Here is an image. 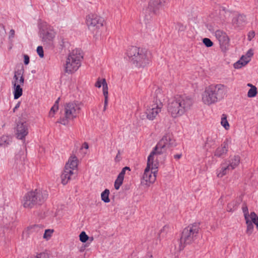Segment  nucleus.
I'll return each mask as SVG.
<instances>
[{"instance_id":"f257e3e1","label":"nucleus","mask_w":258,"mask_h":258,"mask_svg":"<svg viewBox=\"0 0 258 258\" xmlns=\"http://www.w3.org/2000/svg\"><path fill=\"white\" fill-rule=\"evenodd\" d=\"M175 145V142L172 135L167 134L158 142L154 150L148 157L146 168L157 172L159 163L158 160V155L165 153L167 149Z\"/></svg>"},{"instance_id":"f03ea898","label":"nucleus","mask_w":258,"mask_h":258,"mask_svg":"<svg viewBox=\"0 0 258 258\" xmlns=\"http://www.w3.org/2000/svg\"><path fill=\"white\" fill-rule=\"evenodd\" d=\"M227 92L226 86L223 84L211 85L201 93V101L204 104L210 106L223 99Z\"/></svg>"},{"instance_id":"7ed1b4c3","label":"nucleus","mask_w":258,"mask_h":258,"mask_svg":"<svg viewBox=\"0 0 258 258\" xmlns=\"http://www.w3.org/2000/svg\"><path fill=\"white\" fill-rule=\"evenodd\" d=\"M193 103L192 99L189 96H177L169 100L168 111L172 117H178L189 110Z\"/></svg>"},{"instance_id":"20e7f679","label":"nucleus","mask_w":258,"mask_h":258,"mask_svg":"<svg viewBox=\"0 0 258 258\" xmlns=\"http://www.w3.org/2000/svg\"><path fill=\"white\" fill-rule=\"evenodd\" d=\"M126 54L129 61L136 67H144L149 63L147 51L143 48L131 46L127 49Z\"/></svg>"},{"instance_id":"39448f33","label":"nucleus","mask_w":258,"mask_h":258,"mask_svg":"<svg viewBox=\"0 0 258 258\" xmlns=\"http://www.w3.org/2000/svg\"><path fill=\"white\" fill-rule=\"evenodd\" d=\"M82 106V103L79 101L65 103L62 110L64 117L60 118L57 122L64 125L68 124L69 121L73 120L78 116Z\"/></svg>"},{"instance_id":"423d86ee","label":"nucleus","mask_w":258,"mask_h":258,"mask_svg":"<svg viewBox=\"0 0 258 258\" xmlns=\"http://www.w3.org/2000/svg\"><path fill=\"white\" fill-rule=\"evenodd\" d=\"M47 196L45 190L35 189L26 194L23 197L21 203L24 208L31 209L36 205L41 204Z\"/></svg>"},{"instance_id":"0eeeda50","label":"nucleus","mask_w":258,"mask_h":258,"mask_svg":"<svg viewBox=\"0 0 258 258\" xmlns=\"http://www.w3.org/2000/svg\"><path fill=\"white\" fill-rule=\"evenodd\" d=\"M83 58L82 51L76 49L68 55L64 64V71L68 74H72L77 71L81 66V61Z\"/></svg>"},{"instance_id":"6e6552de","label":"nucleus","mask_w":258,"mask_h":258,"mask_svg":"<svg viewBox=\"0 0 258 258\" xmlns=\"http://www.w3.org/2000/svg\"><path fill=\"white\" fill-rule=\"evenodd\" d=\"M138 5L143 14L146 16L156 14L165 4L164 0H139Z\"/></svg>"},{"instance_id":"1a4fd4ad","label":"nucleus","mask_w":258,"mask_h":258,"mask_svg":"<svg viewBox=\"0 0 258 258\" xmlns=\"http://www.w3.org/2000/svg\"><path fill=\"white\" fill-rule=\"evenodd\" d=\"M104 23V19L97 14H90L87 16V26L96 37L100 36L101 33L100 29L103 27Z\"/></svg>"},{"instance_id":"9d476101","label":"nucleus","mask_w":258,"mask_h":258,"mask_svg":"<svg viewBox=\"0 0 258 258\" xmlns=\"http://www.w3.org/2000/svg\"><path fill=\"white\" fill-rule=\"evenodd\" d=\"M199 231V226L197 224L189 225L184 229L180 238V244H189L196 239Z\"/></svg>"},{"instance_id":"9b49d317","label":"nucleus","mask_w":258,"mask_h":258,"mask_svg":"<svg viewBox=\"0 0 258 258\" xmlns=\"http://www.w3.org/2000/svg\"><path fill=\"white\" fill-rule=\"evenodd\" d=\"M24 83V78L20 72H16L12 81L14 98H19L23 94L22 87Z\"/></svg>"},{"instance_id":"f8f14e48","label":"nucleus","mask_w":258,"mask_h":258,"mask_svg":"<svg viewBox=\"0 0 258 258\" xmlns=\"http://www.w3.org/2000/svg\"><path fill=\"white\" fill-rule=\"evenodd\" d=\"M162 108L163 103L156 99L155 102L147 106L145 111L147 118L150 120H154L161 111Z\"/></svg>"},{"instance_id":"ddd939ff","label":"nucleus","mask_w":258,"mask_h":258,"mask_svg":"<svg viewBox=\"0 0 258 258\" xmlns=\"http://www.w3.org/2000/svg\"><path fill=\"white\" fill-rule=\"evenodd\" d=\"M29 133V125L26 121H19L15 128L16 137L19 140H25Z\"/></svg>"},{"instance_id":"4468645a","label":"nucleus","mask_w":258,"mask_h":258,"mask_svg":"<svg viewBox=\"0 0 258 258\" xmlns=\"http://www.w3.org/2000/svg\"><path fill=\"white\" fill-rule=\"evenodd\" d=\"M157 173H154V171L145 168L141 179V184L146 187H149L155 181Z\"/></svg>"},{"instance_id":"2eb2a0df","label":"nucleus","mask_w":258,"mask_h":258,"mask_svg":"<svg viewBox=\"0 0 258 258\" xmlns=\"http://www.w3.org/2000/svg\"><path fill=\"white\" fill-rule=\"evenodd\" d=\"M55 32L53 28L50 26H46L40 31V36L43 42L48 43L54 38Z\"/></svg>"},{"instance_id":"dca6fc26","label":"nucleus","mask_w":258,"mask_h":258,"mask_svg":"<svg viewBox=\"0 0 258 258\" xmlns=\"http://www.w3.org/2000/svg\"><path fill=\"white\" fill-rule=\"evenodd\" d=\"M215 36L218 40L220 47L226 48L229 45V38L226 33L221 30H217L215 32Z\"/></svg>"},{"instance_id":"f3484780","label":"nucleus","mask_w":258,"mask_h":258,"mask_svg":"<svg viewBox=\"0 0 258 258\" xmlns=\"http://www.w3.org/2000/svg\"><path fill=\"white\" fill-rule=\"evenodd\" d=\"M228 149V141H224L221 146L216 149L214 152V156L217 157H222L226 155Z\"/></svg>"},{"instance_id":"a211bd4d","label":"nucleus","mask_w":258,"mask_h":258,"mask_svg":"<svg viewBox=\"0 0 258 258\" xmlns=\"http://www.w3.org/2000/svg\"><path fill=\"white\" fill-rule=\"evenodd\" d=\"M246 16L242 14H236L232 19V24L236 27H240L246 24Z\"/></svg>"},{"instance_id":"6ab92c4d","label":"nucleus","mask_w":258,"mask_h":258,"mask_svg":"<svg viewBox=\"0 0 258 258\" xmlns=\"http://www.w3.org/2000/svg\"><path fill=\"white\" fill-rule=\"evenodd\" d=\"M78 164V160L75 156H72L70 157L68 162L66 163L65 167L69 168V170L74 171L77 169Z\"/></svg>"},{"instance_id":"aec40b11","label":"nucleus","mask_w":258,"mask_h":258,"mask_svg":"<svg viewBox=\"0 0 258 258\" xmlns=\"http://www.w3.org/2000/svg\"><path fill=\"white\" fill-rule=\"evenodd\" d=\"M74 174V172L69 170V168H64L63 172L61 175L62 183L64 185L67 184Z\"/></svg>"},{"instance_id":"412c9836","label":"nucleus","mask_w":258,"mask_h":258,"mask_svg":"<svg viewBox=\"0 0 258 258\" xmlns=\"http://www.w3.org/2000/svg\"><path fill=\"white\" fill-rule=\"evenodd\" d=\"M231 169L227 164L223 163L221 164L220 167L217 170V176L218 177L221 178L228 173Z\"/></svg>"},{"instance_id":"4be33fe9","label":"nucleus","mask_w":258,"mask_h":258,"mask_svg":"<svg viewBox=\"0 0 258 258\" xmlns=\"http://www.w3.org/2000/svg\"><path fill=\"white\" fill-rule=\"evenodd\" d=\"M216 137H208L205 143L204 148L208 150L209 149L213 148L216 145Z\"/></svg>"},{"instance_id":"5701e85b","label":"nucleus","mask_w":258,"mask_h":258,"mask_svg":"<svg viewBox=\"0 0 258 258\" xmlns=\"http://www.w3.org/2000/svg\"><path fill=\"white\" fill-rule=\"evenodd\" d=\"M12 141V137L8 135H3L0 136V147H5L10 144Z\"/></svg>"},{"instance_id":"b1692460","label":"nucleus","mask_w":258,"mask_h":258,"mask_svg":"<svg viewBox=\"0 0 258 258\" xmlns=\"http://www.w3.org/2000/svg\"><path fill=\"white\" fill-rule=\"evenodd\" d=\"M249 62L248 58H246L242 55L239 60L234 63V68L236 69H240L247 64Z\"/></svg>"},{"instance_id":"393cba45","label":"nucleus","mask_w":258,"mask_h":258,"mask_svg":"<svg viewBox=\"0 0 258 258\" xmlns=\"http://www.w3.org/2000/svg\"><path fill=\"white\" fill-rule=\"evenodd\" d=\"M240 163V157L238 156H234L233 157H231L230 161L229 163L227 164L228 166H229V168L231 169H234Z\"/></svg>"},{"instance_id":"a878e982","label":"nucleus","mask_w":258,"mask_h":258,"mask_svg":"<svg viewBox=\"0 0 258 258\" xmlns=\"http://www.w3.org/2000/svg\"><path fill=\"white\" fill-rule=\"evenodd\" d=\"M95 86L98 88H100L101 86H102L103 94H104V89H105V88H106V91L108 92V85L105 79H98L97 81L95 84Z\"/></svg>"},{"instance_id":"bb28decb","label":"nucleus","mask_w":258,"mask_h":258,"mask_svg":"<svg viewBox=\"0 0 258 258\" xmlns=\"http://www.w3.org/2000/svg\"><path fill=\"white\" fill-rule=\"evenodd\" d=\"M60 98H58L55 102L51 108L49 114L48 116L49 117H54L55 113L58 111V103L59 101Z\"/></svg>"},{"instance_id":"cd10ccee","label":"nucleus","mask_w":258,"mask_h":258,"mask_svg":"<svg viewBox=\"0 0 258 258\" xmlns=\"http://www.w3.org/2000/svg\"><path fill=\"white\" fill-rule=\"evenodd\" d=\"M246 221V224L247 226L246 232L248 235H250L253 230V222H252L250 220H249V218L245 219Z\"/></svg>"},{"instance_id":"c85d7f7f","label":"nucleus","mask_w":258,"mask_h":258,"mask_svg":"<svg viewBox=\"0 0 258 258\" xmlns=\"http://www.w3.org/2000/svg\"><path fill=\"white\" fill-rule=\"evenodd\" d=\"M110 194L109 190L108 189H105L101 194V198L102 201H103L104 203H109L110 202V199L109 198V195Z\"/></svg>"},{"instance_id":"c756f323","label":"nucleus","mask_w":258,"mask_h":258,"mask_svg":"<svg viewBox=\"0 0 258 258\" xmlns=\"http://www.w3.org/2000/svg\"><path fill=\"white\" fill-rule=\"evenodd\" d=\"M221 124L224 127L226 130L229 129V124L227 119V116L226 114H222L221 116Z\"/></svg>"},{"instance_id":"7c9ffc66","label":"nucleus","mask_w":258,"mask_h":258,"mask_svg":"<svg viewBox=\"0 0 258 258\" xmlns=\"http://www.w3.org/2000/svg\"><path fill=\"white\" fill-rule=\"evenodd\" d=\"M257 93V88L256 87H252L247 92V97L249 98H253L255 97Z\"/></svg>"},{"instance_id":"2f4dec72","label":"nucleus","mask_w":258,"mask_h":258,"mask_svg":"<svg viewBox=\"0 0 258 258\" xmlns=\"http://www.w3.org/2000/svg\"><path fill=\"white\" fill-rule=\"evenodd\" d=\"M103 96L104 97V104L103 111H105L107 108V106L108 105V92L106 91V88H105V89H104Z\"/></svg>"},{"instance_id":"473e14b6","label":"nucleus","mask_w":258,"mask_h":258,"mask_svg":"<svg viewBox=\"0 0 258 258\" xmlns=\"http://www.w3.org/2000/svg\"><path fill=\"white\" fill-rule=\"evenodd\" d=\"M53 232V230L52 229H46L45 230V232L43 234V237L44 239L46 240H48L51 237L52 234Z\"/></svg>"},{"instance_id":"72a5a7b5","label":"nucleus","mask_w":258,"mask_h":258,"mask_svg":"<svg viewBox=\"0 0 258 258\" xmlns=\"http://www.w3.org/2000/svg\"><path fill=\"white\" fill-rule=\"evenodd\" d=\"M123 179L117 176V179L115 180L114 182V188L116 189H118L120 186V185L122 184L123 182Z\"/></svg>"},{"instance_id":"f704fd0d","label":"nucleus","mask_w":258,"mask_h":258,"mask_svg":"<svg viewBox=\"0 0 258 258\" xmlns=\"http://www.w3.org/2000/svg\"><path fill=\"white\" fill-rule=\"evenodd\" d=\"M79 237L80 240L82 242H86L89 239L88 236L84 231L80 233Z\"/></svg>"},{"instance_id":"c9c22d12","label":"nucleus","mask_w":258,"mask_h":258,"mask_svg":"<svg viewBox=\"0 0 258 258\" xmlns=\"http://www.w3.org/2000/svg\"><path fill=\"white\" fill-rule=\"evenodd\" d=\"M203 42L206 46L208 47H211L213 45V42L208 38H205L203 39Z\"/></svg>"},{"instance_id":"e433bc0d","label":"nucleus","mask_w":258,"mask_h":258,"mask_svg":"<svg viewBox=\"0 0 258 258\" xmlns=\"http://www.w3.org/2000/svg\"><path fill=\"white\" fill-rule=\"evenodd\" d=\"M28 229L30 231V232H34L38 231V229H42V227L41 226L38 225H34L29 227Z\"/></svg>"},{"instance_id":"4c0bfd02","label":"nucleus","mask_w":258,"mask_h":258,"mask_svg":"<svg viewBox=\"0 0 258 258\" xmlns=\"http://www.w3.org/2000/svg\"><path fill=\"white\" fill-rule=\"evenodd\" d=\"M242 211L244 214V216L245 219L249 218V213L248 208L246 205H244L242 207Z\"/></svg>"},{"instance_id":"58836bf2","label":"nucleus","mask_w":258,"mask_h":258,"mask_svg":"<svg viewBox=\"0 0 258 258\" xmlns=\"http://www.w3.org/2000/svg\"><path fill=\"white\" fill-rule=\"evenodd\" d=\"M175 29L178 31H183L185 29V26L181 23H177L176 24Z\"/></svg>"},{"instance_id":"ea45409f","label":"nucleus","mask_w":258,"mask_h":258,"mask_svg":"<svg viewBox=\"0 0 258 258\" xmlns=\"http://www.w3.org/2000/svg\"><path fill=\"white\" fill-rule=\"evenodd\" d=\"M34 258H49V255L46 252H41L34 255Z\"/></svg>"},{"instance_id":"a19ab883","label":"nucleus","mask_w":258,"mask_h":258,"mask_svg":"<svg viewBox=\"0 0 258 258\" xmlns=\"http://www.w3.org/2000/svg\"><path fill=\"white\" fill-rule=\"evenodd\" d=\"M21 161V158L19 155H16L14 158L12 159L10 161V164H13V163L18 164Z\"/></svg>"},{"instance_id":"79ce46f5","label":"nucleus","mask_w":258,"mask_h":258,"mask_svg":"<svg viewBox=\"0 0 258 258\" xmlns=\"http://www.w3.org/2000/svg\"><path fill=\"white\" fill-rule=\"evenodd\" d=\"M249 219L252 222H254V221H255L258 219V217L254 212H251L250 214L249 215Z\"/></svg>"},{"instance_id":"37998d69","label":"nucleus","mask_w":258,"mask_h":258,"mask_svg":"<svg viewBox=\"0 0 258 258\" xmlns=\"http://www.w3.org/2000/svg\"><path fill=\"white\" fill-rule=\"evenodd\" d=\"M253 52L252 49H249L246 54L245 55H243L246 58H248V60H250V57L253 55Z\"/></svg>"},{"instance_id":"c03bdc74","label":"nucleus","mask_w":258,"mask_h":258,"mask_svg":"<svg viewBox=\"0 0 258 258\" xmlns=\"http://www.w3.org/2000/svg\"><path fill=\"white\" fill-rule=\"evenodd\" d=\"M130 170V169L129 167H124L121 171L120 172V173L119 174V175H118V177H121L123 179H124V174H125V171L126 170Z\"/></svg>"},{"instance_id":"a18cd8bd","label":"nucleus","mask_w":258,"mask_h":258,"mask_svg":"<svg viewBox=\"0 0 258 258\" xmlns=\"http://www.w3.org/2000/svg\"><path fill=\"white\" fill-rule=\"evenodd\" d=\"M255 32L253 31H250L248 33L247 39L248 41H251L255 36Z\"/></svg>"},{"instance_id":"49530a36","label":"nucleus","mask_w":258,"mask_h":258,"mask_svg":"<svg viewBox=\"0 0 258 258\" xmlns=\"http://www.w3.org/2000/svg\"><path fill=\"white\" fill-rule=\"evenodd\" d=\"M37 52L38 54L40 57H43L44 56L43 54V50L42 46H38L37 48Z\"/></svg>"},{"instance_id":"de8ad7c7","label":"nucleus","mask_w":258,"mask_h":258,"mask_svg":"<svg viewBox=\"0 0 258 258\" xmlns=\"http://www.w3.org/2000/svg\"><path fill=\"white\" fill-rule=\"evenodd\" d=\"M24 62L25 65H27L29 63V56L27 54L24 55Z\"/></svg>"},{"instance_id":"09e8293b","label":"nucleus","mask_w":258,"mask_h":258,"mask_svg":"<svg viewBox=\"0 0 258 258\" xmlns=\"http://www.w3.org/2000/svg\"><path fill=\"white\" fill-rule=\"evenodd\" d=\"M15 32L13 29H11L10 31L9 38H13L15 36Z\"/></svg>"},{"instance_id":"8fccbe9b","label":"nucleus","mask_w":258,"mask_h":258,"mask_svg":"<svg viewBox=\"0 0 258 258\" xmlns=\"http://www.w3.org/2000/svg\"><path fill=\"white\" fill-rule=\"evenodd\" d=\"M169 230V227L168 226H164L161 230H160V233H161L162 232H167Z\"/></svg>"},{"instance_id":"3c124183","label":"nucleus","mask_w":258,"mask_h":258,"mask_svg":"<svg viewBox=\"0 0 258 258\" xmlns=\"http://www.w3.org/2000/svg\"><path fill=\"white\" fill-rule=\"evenodd\" d=\"M89 148V145H88V144L86 142H85L83 143V144L82 145V148H84L86 150H87Z\"/></svg>"},{"instance_id":"603ef678","label":"nucleus","mask_w":258,"mask_h":258,"mask_svg":"<svg viewBox=\"0 0 258 258\" xmlns=\"http://www.w3.org/2000/svg\"><path fill=\"white\" fill-rule=\"evenodd\" d=\"M120 153L119 152H118L117 154L116 155V157H115V160L116 161H118L120 160Z\"/></svg>"},{"instance_id":"864d4df0","label":"nucleus","mask_w":258,"mask_h":258,"mask_svg":"<svg viewBox=\"0 0 258 258\" xmlns=\"http://www.w3.org/2000/svg\"><path fill=\"white\" fill-rule=\"evenodd\" d=\"M20 102H18L16 104V105L15 106V107L13 109V112H15L16 111V110L20 107Z\"/></svg>"},{"instance_id":"5fc2aeb1","label":"nucleus","mask_w":258,"mask_h":258,"mask_svg":"<svg viewBox=\"0 0 258 258\" xmlns=\"http://www.w3.org/2000/svg\"><path fill=\"white\" fill-rule=\"evenodd\" d=\"M146 258H152V255L150 253H148L146 255Z\"/></svg>"},{"instance_id":"6e6d98bb","label":"nucleus","mask_w":258,"mask_h":258,"mask_svg":"<svg viewBox=\"0 0 258 258\" xmlns=\"http://www.w3.org/2000/svg\"><path fill=\"white\" fill-rule=\"evenodd\" d=\"M181 155H176L174 156V158H176V159H179L180 157H181Z\"/></svg>"},{"instance_id":"4d7b16f0","label":"nucleus","mask_w":258,"mask_h":258,"mask_svg":"<svg viewBox=\"0 0 258 258\" xmlns=\"http://www.w3.org/2000/svg\"><path fill=\"white\" fill-rule=\"evenodd\" d=\"M256 226L257 229H258V219H257L256 221H254V222H253Z\"/></svg>"},{"instance_id":"13d9d810","label":"nucleus","mask_w":258,"mask_h":258,"mask_svg":"<svg viewBox=\"0 0 258 258\" xmlns=\"http://www.w3.org/2000/svg\"><path fill=\"white\" fill-rule=\"evenodd\" d=\"M247 86L250 87V88H252V87H255V86H253V85L250 83L247 84Z\"/></svg>"},{"instance_id":"bf43d9fd","label":"nucleus","mask_w":258,"mask_h":258,"mask_svg":"<svg viewBox=\"0 0 258 258\" xmlns=\"http://www.w3.org/2000/svg\"><path fill=\"white\" fill-rule=\"evenodd\" d=\"M1 28L2 30H4V27H3V26H1Z\"/></svg>"}]
</instances>
